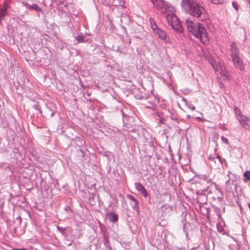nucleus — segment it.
<instances>
[{"mask_svg":"<svg viewBox=\"0 0 250 250\" xmlns=\"http://www.w3.org/2000/svg\"><path fill=\"white\" fill-rule=\"evenodd\" d=\"M153 5L162 13H166V18L172 29L179 32L183 31V28L177 16L173 12V8L169 6L163 0H151Z\"/></svg>","mask_w":250,"mask_h":250,"instance_id":"obj_1","label":"nucleus"},{"mask_svg":"<svg viewBox=\"0 0 250 250\" xmlns=\"http://www.w3.org/2000/svg\"><path fill=\"white\" fill-rule=\"evenodd\" d=\"M181 6L183 9L188 11L191 15L198 18L201 21L208 18V15L204 7L194 0H182Z\"/></svg>","mask_w":250,"mask_h":250,"instance_id":"obj_2","label":"nucleus"},{"mask_svg":"<svg viewBox=\"0 0 250 250\" xmlns=\"http://www.w3.org/2000/svg\"><path fill=\"white\" fill-rule=\"evenodd\" d=\"M187 27L188 30L196 38L200 39L204 44L208 42V37L206 30L200 22L194 23L189 20H186Z\"/></svg>","mask_w":250,"mask_h":250,"instance_id":"obj_3","label":"nucleus"},{"mask_svg":"<svg viewBox=\"0 0 250 250\" xmlns=\"http://www.w3.org/2000/svg\"><path fill=\"white\" fill-rule=\"evenodd\" d=\"M230 47V56L234 65L240 71H243L244 69V65L242 60L239 56V52L236 43L234 42H231Z\"/></svg>","mask_w":250,"mask_h":250,"instance_id":"obj_4","label":"nucleus"},{"mask_svg":"<svg viewBox=\"0 0 250 250\" xmlns=\"http://www.w3.org/2000/svg\"><path fill=\"white\" fill-rule=\"evenodd\" d=\"M21 3L29 11H36L37 12H42V9L37 4L33 3V0H22Z\"/></svg>","mask_w":250,"mask_h":250,"instance_id":"obj_5","label":"nucleus"},{"mask_svg":"<svg viewBox=\"0 0 250 250\" xmlns=\"http://www.w3.org/2000/svg\"><path fill=\"white\" fill-rule=\"evenodd\" d=\"M153 27H154L155 29L153 30L154 32L160 39L163 40L167 44H170L171 43L169 37L167 35V33L164 30L158 27L156 28L155 25H153Z\"/></svg>","mask_w":250,"mask_h":250,"instance_id":"obj_6","label":"nucleus"},{"mask_svg":"<svg viewBox=\"0 0 250 250\" xmlns=\"http://www.w3.org/2000/svg\"><path fill=\"white\" fill-rule=\"evenodd\" d=\"M238 121L245 129L250 130V117L240 116Z\"/></svg>","mask_w":250,"mask_h":250,"instance_id":"obj_7","label":"nucleus"},{"mask_svg":"<svg viewBox=\"0 0 250 250\" xmlns=\"http://www.w3.org/2000/svg\"><path fill=\"white\" fill-rule=\"evenodd\" d=\"M220 68V73L221 75L223 77L224 80H229V74L228 71H226L225 67L221 66L219 64Z\"/></svg>","mask_w":250,"mask_h":250,"instance_id":"obj_8","label":"nucleus"},{"mask_svg":"<svg viewBox=\"0 0 250 250\" xmlns=\"http://www.w3.org/2000/svg\"><path fill=\"white\" fill-rule=\"evenodd\" d=\"M208 62L215 72L218 71V65L214 58H210L208 60Z\"/></svg>","mask_w":250,"mask_h":250,"instance_id":"obj_9","label":"nucleus"},{"mask_svg":"<svg viewBox=\"0 0 250 250\" xmlns=\"http://www.w3.org/2000/svg\"><path fill=\"white\" fill-rule=\"evenodd\" d=\"M108 220L112 222H115L118 220V216L117 214L114 213H109L107 214Z\"/></svg>","mask_w":250,"mask_h":250,"instance_id":"obj_10","label":"nucleus"},{"mask_svg":"<svg viewBox=\"0 0 250 250\" xmlns=\"http://www.w3.org/2000/svg\"><path fill=\"white\" fill-rule=\"evenodd\" d=\"M143 104L146 108L152 109H155L156 105L152 101H146Z\"/></svg>","mask_w":250,"mask_h":250,"instance_id":"obj_11","label":"nucleus"},{"mask_svg":"<svg viewBox=\"0 0 250 250\" xmlns=\"http://www.w3.org/2000/svg\"><path fill=\"white\" fill-rule=\"evenodd\" d=\"M8 6L5 4L3 8H0V20H1L6 14V10Z\"/></svg>","mask_w":250,"mask_h":250,"instance_id":"obj_12","label":"nucleus"},{"mask_svg":"<svg viewBox=\"0 0 250 250\" xmlns=\"http://www.w3.org/2000/svg\"><path fill=\"white\" fill-rule=\"evenodd\" d=\"M182 101L184 102L186 105L192 110H194L195 109V107L190 103H188L185 98H183Z\"/></svg>","mask_w":250,"mask_h":250,"instance_id":"obj_13","label":"nucleus"},{"mask_svg":"<svg viewBox=\"0 0 250 250\" xmlns=\"http://www.w3.org/2000/svg\"><path fill=\"white\" fill-rule=\"evenodd\" d=\"M234 111H235V115L237 117V119L238 120V118L240 116H245L244 115L242 114V112L238 107L235 106L234 107Z\"/></svg>","mask_w":250,"mask_h":250,"instance_id":"obj_14","label":"nucleus"},{"mask_svg":"<svg viewBox=\"0 0 250 250\" xmlns=\"http://www.w3.org/2000/svg\"><path fill=\"white\" fill-rule=\"evenodd\" d=\"M244 181L245 182L250 181V170H247L244 173Z\"/></svg>","mask_w":250,"mask_h":250,"instance_id":"obj_15","label":"nucleus"},{"mask_svg":"<svg viewBox=\"0 0 250 250\" xmlns=\"http://www.w3.org/2000/svg\"><path fill=\"white\" fill-rule=\"evenodd\" d=\"M125 2L124 0H116L115 1V5L116 6H120L121 7L124 6Z\"/></svg>","mask_w":250,"mask_h":250,"instance_id":"obj_16","label":"nucleus"},{"mask_svg":"<svg viewBox=\"0 0 250 250\" xmlns=\"http://www.w3.org/2000/svg\"><path fill=\"white\" fill-rule=\"evenodd\" d=\"M139 192L145 197L147 196V193L145 188H138Z\"/></svg>","mask_w":250,"mask_h":250,"instance_id":"obj_17","label":"nucleus"},{"mask_svg":"<svg viewBox=\"0 0 250 250\" xmlns=\"http://www.w3.org/2000/svg\"><path fill=\"white\" fill-rule=\"evenodd\" d=\"M149 22L151 24V28L153 30H155L154 27H153V25H155L156 28H158L157 25L156 24V23L154 21V20L152 18H150L149 19Z\"/></svg>","mask_w":250,"mask_h":250,"instance_id":"obj_18","label":"nucleus"},{"mask_svg":"<svg viewBox=\"0 0 250 250\" xmlns=\"http://www.w3.org/2000/svg\"><path fill=\"white\" fill-rule=\"evenodd\" d=\"M211 2L213 4H221L223 2V0H210Z\"/></svg>","mask_w":250,"mask_h":250,"instance_id":"obj_19","label":"nucleus"},{"mask_svg":"<svg viewBox=\"0 0 250 250\" xmlns=\"http://www.w3.org/2000/svg\"><path fill=\"white\" fill-rule=\"evenodd\" d=\"M34 108L35 110L38 111L40 112V113H41V114H42V110H41V107H40V106L37 104H35L34 105Z\"/></svg>","mask_w":250,"mask_h":250,"instance_id":"obj_20","label":"nucleus"},{"mask_svg":"<svg viewBox=\"0 0 250 250\" xmlns=\"http://www.w3.org/2000/svg\"><path fill=\"white\" fill-rule=\"evenodd\" d=\"M83 38L84 37L83 35H79L77 38V40L79 42H84V40Z\"/></svg>","mask_w":250,"mask_h":250,"instance_id":"obj_21","label":"nucleus"},{"mask_svg":"<svg viewBox=\"0 0 250 250\" xmlns=\"http://www.w3.org/2000/svg\"><path fill=\"white\" fill-rule=\"evenodd\" d=\"M232 5L233 7L236 10L238 11L239 9L238 5L237 2L233 1L232 2Z\"/></svg>","mask_w":250,"mask_h":250,"instance_id":"obj_22","label":"nucleus"},{"mask_svg":"<svg viewBox=\"0 0 250 250\" xmlns=\"http://www.w3.org/2000/svg\"><path fill=\"white\" fill-rule=\"evenodd\" d=\"M221 139L222 141L224 143H225L226 144H228L229 143L228 139L227 138L225 137L224 136H222Z\"/></svg>","mask_w":250,"mask_h":250,"instance_id":"obj_23","label":"nucleus"},{"mask_svg":"<svg viewBox=\"0 0 250 250\" xmlns=\"http://www.w3.org/2000/svg\"><path fill=\"white\" fill-rule=\"evenodd\" d=\"M216 158L218 159V160L220 161V163L222 164L223 162L225 161L224 159H222L220 155H217L216 156Z\"/></svg>","mask_w":250,"mask_h":250,"instance_id":"obj_24","label":"nucleus"},{"mask_svg":"<svg viewBox=\"0 0 250 250\" xmlns=\"http://www.w3.org/2000/svg\"><path fill=\"white\" fill-rule=\"evenodd\" d=\"M220 128H221V129L223 130H227V128L226 127H225V125H220Z\"/></svg>","mask_w":250,"mask_h":250,"instance_id":"obj_25","label":"nucleus"},{"mask_svg":"<svg viewBox=\"0 0 250 250\" xmlns=\"http://www.w3.org/2000/svg\"><path fill=\"white\" fill-rule=\"evenodd\" d=\"M47 108L49 109V110L51 111L52 112H51V117H52L54 116V114H55V111H52L51 109H50L48 107H47Z\"/></svg>","mask_w":250,"mask_h":250,"instance_id":"obj_26","label":"nucleus"},{"mask_svg":"<svg viewBox=\"0 0 250 250\" xmlns=\"http://www.w3.org/2000/svg\"><path fill=\"white\" fill-rule=\"evenodd\" d=\"M129 197H130V199L131 200H132V201H135V198H134V197H133V196H130Z\"/></svg>","mask_w":250,"mask_h":250,"instance_id":"obj_27","label":"nucleus"},{"mask_svg":"<svg viewBox=\"0 0 250 250\" xmlns=\"http://www.w3.org/2000/svg\"><path fill=\"white\" fill-rule=\"evenodd\" d=\"M13 250H26L24 249H14Z\"/></svg>","mask_w":250,"mask_h":250,"instance_id":"obj_28","label":"nucleus"},{"mask_svg":"<svg viewBox=\"0 0 250 250\" xmlns=\"http://www.w3.org/2000/svg\"><path fill=\"white\" fill-rule=\"evenodd\" d=\"M140 186H141V188H143V187L140 185V184H139Z\"/></svg>","mask_w":250,"mask_h":250,"instance_id":"obj_29","label":"nucleus"},{"mask_svg":"<svg viewBox=\"0 0 250 250\" xmlns=\"http://www.w3.org/2000/svg\"><path fill=\"white\" fill-rule=\"evenodd\" d=\"M197 119L199 120V119H200V117H197Z\"/></svg>","mask_w":250,"mask_h":250,"instance_id":"obj_30","label":"nucleus"}]
</instances>
